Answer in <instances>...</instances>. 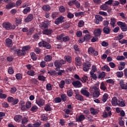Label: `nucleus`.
I'll return each mask as SVG.
<instances>
[{
    "mask_svg": "<svg viewBox=\"0 0 127 127\" xmlns=\"http://www.w3.org/2000/svg\"><path fill=\"white\" fill-rule=\"evenodd\" d=\"M14 6H15V3L12 2L6 5L5 8L6 9H10L12 7H14Z\"/></svg>",
    "mask_w": 127,
    "mask_h": 127,
    "instance_id": "obj_23",
    "label": "nucleus"
},
{
    "mask_svg": "<svg viewBox=\"0 0 127 127\" xmlns=\"http://www.w3.org/2000/svg\"><path fill=\"white\" fill-rule=\"evenodd\" d=\"M64 60L68 62V63H71L72 62V57L70 56H65L64 57Z\"/></svg>",
    "mask_w": 127,
    "mask_h": 127,
    "instance_id": "obj_30",
    "label": "nucleus"
},
{
    "mask_svg": "<svg viewBox=\"0 0 127 127\" xmlns=\"http://www.w3.org/2000/svg\"><path fill=\"white\" fill-rule=\"evenodd\" d=\"M93 96L94 98H98L100 96V92L98 91H94L93 93Z\"/></svg>",
    "mask_w": 127,
    "mask_h": 127,
    "instance_id": "obj_48",
    "label": "nucleus"
},
{
    "mask_svg": "<svg viewBox=\"0 0 127 127\" xmlns=\"http://www.w3.org/2000/svg\"><path fill=\"white\" fill-rule=\"evenodd\" d=\"M33 19V14H29L27 17L25 19V22H29Z\"/></svg>",
    "mask_w": 127,
    "mask_h": 127,
    "instance_id": "obj_16",
    "label": "nucleus"
},
{
    "mask_svg": "<svg viewBox=\"0 0 127 127\" xmlns=\"http://www.w3.org/2000/svg\"><path fill=\"white\" fill-rule=\"evenodd\" d=\"M108 98H109V95L107 93H105L102 97V102L106 103L107 100H108Z\"/></svg>",
    "mask_w": 127,
    "mask_h": 127,
    "instance_id": "obj_32",
    "label": "nucleus"
},
{
    "mask_svg": "<svg viewBox=\"0 0 127 127\" xmlns=\"http://www.w3.org/2000/svg\"><path fill=\"white\" fill-rule=\"evenodd\" d=\"M117 24L120 26V28L123 32H125L127 31V25L125 22L122 21H118L117 23Z\"/></svg>",
    "mask_w": 127,
    "mask_h": 127,
    "instance_id": "obj_3",
    "label": "nucleus"
},
{
    "mask_svg": "<svg viewBox=\"0 0 127 127\" xmlns=\"http://www.w3.org/2000/svg\"><path fill=\"white\" fill-rule=\"evenodd\" d=\"M90 74L91 78H92L94 80H96V79H97V75L95 74V72H90Z\"/></svg>",
    "mask_w": 127,
    "mask_h": 127,
    "instance_id": "obj_56",
    "label": "nucleus"
},
{
    "mask_svg": "<svg viewBox=\"0 0 127 127\" xmlns=\"http://www.w3.org/2000/svg\"><path fill=\"white\" fill-rule=\"evenodd\" d=\"M88 53L90 55H93V56H98L99 55V52L96 51L93 47H90L88 48Z\"/></svg>",
    "mask_w": 127,
    "mask_h": 127,
    "instance_id": "obj_2",
    "label": "nucleus"
},
{
    "mask_svg": "<svg viewBox=\"0 0 127 127\" xmlns=\"http://www.w3.org/2000/svg\"><path fill=\"white\" fill-rule=\"evenodd\" d=\"M15 77L16 79H17V80H19V81L22 79V75L20 73L16 74Z\"/></svg>",
    "mask_w": 127,
    "mask_h": 127,
    "instance_id": "obj_52",
    "label": "nucleus"
},
{
    "mask_svg": "<svg viewBox=\"0 0 127 127\" xmlns=\"http://www.w3.org/2000/svg\"><path fill=\"white\" fill-rule=\"evenodd\" d=\"M73 4H75V5L76 6L77 8H80V2H79L76 0H74V2L73 3Z\"/></svg>",
    "mask_w": 127,
    "mask_h": 127,
    "instance_id": "obj_61",
    "label": "nucleus"
},
{
    "mask_svg": "<svg viewBox=\"0 0 127 127\" xmlns=\"http://www.w3.org/2000/svg\"><path fill=\"white\" fill-rule=\"evenodd\" d=\"M44 59L46 62H49L52 60V56L51 55H47L45 57Z\"/></svg>",
    "mask_w": 127,
    "mask_h": 127,
    "instance_id": "obj_27",
    "label": "nucleus"
},
{
    "mask_svg": "<svg viewBox=\"0 0 127 127\" xmlns=\"http://www.w3.org/2000/svg\"><path fill=\"white\" fill-rule=\"evenodd\" d=\"M19 106L21 111H25V110H26V107L25 106V102H24V101H20L19 103Z\"/></svg>",
    "mask_w": 127,
    "mask_h": 127,
    "instance_id": "obj_11",
    "label": "nucleus"
},
{
    "mask_svg": "<svg viewBox=\"0 0 127 127\" xmlns=\"http://www.w3.org/2000/svg\"><path fill=\"white\" fill-rule=\"evenodd\" d=\"M21 121L22 124L25 125V124L28 123V118L27 117H23V118H22Z\"/></svg>",
    "mask_w": 127,
    "mask_h": 127,
    "instance_id": "obj_37",
    "label": "nucleus"
},
{
    "mask_svg": "<svg viewBox=\"0 0 127 127\" xmlns=\"http://www.w3.org/2000/svg\"><path fill=\"white\" fill-rule=\"evenodd\" d=\"M105 77H106V73H105V72L102 71V72L99 73L98 79H103V78H105Z\"/></svg>",
    "mask_w": 127,
    "mask_h": 127,
    "instance_id": "obj_36",
    "label": "nucleus"
},
{
    "mask_svg": "<svg viewBox=\"0 0 127 127\" xmlns=\"http://www.w3.org/2000/svg\"><path fill=\"white\" fill-rule=\"evenodd\" d=\"M109 5H107L106 3L100 6V8L102 10H108V9H109Z\"/></svg>",
    "mask_w": 127,
    "mask_h": 127,
    "instance_id": "obj_25",
    "label": "nucleus"
},
{
    "mask_svg": "<svg viewBox=\"0 0 127 127\" xmlns=\"http://www.w3.org/2000/svg\"><path fill=\"white\" fill-rule=\"evenodd\" d=\"M41 120L44 122H46L48 120V117L47 116H45V115H43L41 116Z\"/></svg>",
    "mask_w": 127,
    "mask_h": 127,
    "instance_id": "obj_58",
    "label": "nucleus"
},
{
    "mask_svg": "<svg viewBox=\"0 0 127 127\" xmlns=\"http://www.w3.org/2000/svg\"><path fill=\"white\" fill-rule=\"evenodd\" d=\"M53 32V30H52V29L47 28L43 30L42 33L45 35H50V34H52Z\"/></svg>",
    "mask_w": 127,
    "mask_h": 127,
    "instance_id": "obj_10",
    "label": "nucleus"
},
{
    "mask_svg": "<svg viewBox=\"0 0 127 127\" xmlns=\"http://www.w3.org/2000/svg\"><path fill=\"white\" fill-rule=\"evenodd\" d=\"M34 32V29L33 28H30L28 30L27 32L26 33L27 35H32Z\"/></svg>",
    "mask_w": 127,
    "mask_h": 127,
    "instance_id": "obj_31",
    "label": "nucleus"
},
{
    "mask_svg": "<svg viewBox=\"0 0 127 127\" xmlns=\"http://www.w3.org/2000/svg\"><path fill=\"white\" fill-rule=\"evenodd\" d=\"M90 112L92 115H97L98 114V111H97L96 110L94 109V108H90Z\"/></svg>",
    "mask_w": 127,
    "mask_h": 127,
    "instance_id": "obj_46",
    "label": "nucleus"
},
{
    "mask_svg": "<svg viewBox=\"0 0 127 127\" xmlns=\"http://www.w3.org/2000/svg\"><path fill=\"white\" fill-rule=\"evenodd\" d=\"M67 94L68 97H72L73 96V90L71 89L67 90Z\"/></svg>",
    "mask_w": 127,
    "mask_h": 127,
    "instance_id": "obj_59",
    "label": "nucleus"
},
{
    "mask_svg": "<svg viewBox=\"0 0 127 127\" xmlns=\"http://www.w3.org/2000/svg\"><path fill=\"white\" fill-rule=\"evenodd\" d=\"M37 110H38V107L35 105L33 106L30 109V111L34 113L37 112Z\"/></svg>",
    "mask_w": 127,
    "mask_h": 127,
    "instance_id": "obj_39",
    "label": "nucleus"
},
{
    "mask_svg": "<svg viewBox=\"0 0 127 127\" xmlns=\"http://www.w3.org/2000/svg\"><path fill=\"white\" fill-rule=\"evenodd\" d=\"M64 86H65V81L62 80L59 84V87L61 89H63Z\"/></svg>",
    "mask_w": 127,
    "mask_h": 127,
    "instance_id": "obj_54",
    "label": "nucleus"
},
{
    "mask_svg": "<svg viewBox=\"0 0 127 127\" xmlns=\"http://www.w3.org/2000/svg\"><path fill=\"white\" fill-rule=\"evenodd\" d=\"M42 8L43 10H45V11H49V10L51 9V7H50V6H49V5H44L42 7Z\"/></svg>",
    "mask_w": 127,
    "mask_h": 127,
    "instance_id": "obj_33",
    "label": "nucleus"
},
{
    "mask_svg": "<svg viewBox=\"0 0 127 127\" xmlns=\"http://www.w3.org/2000/svg\"><path fill=\"white\" fill-rule=\"evenodd\" d=\"M116 75L118 78H122L124 76V72H123V71H117Z\"/></svg>",
    "mask_w": 127,
    "mask_h": 127,
    "instance_id": "obj_45",
    "label": "nucleus"
},
{
    "mask_svg": "<svg viewBox=\"0 0 127 127\" xmlns=\"http://www.w3.org/2000/svg\"><path fill=\"white\" fill-rule=\"evenodd\" d=\"M119 85L123 90H127V84L125 83L124 79H121L119 81Z\"/></svg>",
    "mask_w": 127,
    "mask_h": 127,
    "instance_id": "obj_9",
    "label": "nucleus"
},
{
    "mask_svg": "<svg viewBox=\"0 0 127 127\" xmlns=\"http://www.w3.org/2000/svg\"><path fill=\"white\" fill-rule=\"evenodd\" d=\"M27 75L29 76H35V72L33 70L30 69L27 72Z\"/></svg>",
    "mask_w": 127,
    "mask_h": 127,
    "instance_id": "obj_34",
    "label": "nucleus"
},
{
    "mask_svg": "<svg viewBox=\"0 0 127 127\" xmlns=\"http://www.w3.org/2000/svg\"><path fill=\"white\" fill-rule=\"evenodd\" d=\"M88 88L87 87H83L80 90V93L83 96H85L87 98H89L90 96V92L88 91Z\"/></svg>",
    "mask_w": 127,
    "mask_h": 127,
    "instance_id": "obj_5",
    "label": "nucleus"
},
{
    "mask_svg": "<svg viewBox=\"0 0 127 127\" xmlns=\"http://www.w3.org/2000/svg\"><path fill=\"white\" fill-rule=\"evenodd\" d=\"M30 10H31L30 7H27L26 8L24 9V10H23V13H24V14H27V13L30 12Z\"/></svg>",
    "mask_w": 127,
    "mask_h": 127,
    "instance_id": "obj_38",
    "label": "nucleus"
},
{
    "mask_svg": "<svg viewBox=\"0 0 127 127\" xmlns=\"http://www.w3.org/2000/svg\"><path fill=\"white\" fill-rule=\"evenodd\" d=\"M72 85L75 88H82V87H83V85L82 84V83H81V82L78 80L73 81L72 83Z\"/></svg>",
    "mask_w": 127,
    "mask_h": 127,
    "instance_id": "obj_8",
    "label": "nucleus"
},
{
    "mask_svg": "<svg viewBox=\"0 0 127 127\" xmlns=\"http://www.w3.org/2000/svg\"><path fill=\"white\" fill-rule=\"evenodd\" d=\"M103 32L105 34H110L111 33V28L109 27H105L103 28Z\"/></svg>",
    "mask_w": 127,
    "mask_h": 127,
    "instance_id": "obj_22",
    "label": "nucleus"
},
{
    "mask_svg": "<svg viewBox=\"0 0 127 127\" xmlns=\"http://www.w3.org/2000/svg\"><path fill=\"white\" fill-rule=\"evenodd\" d=\"M83 70L85 72L89 71L90 69V67H91V63L87 62L86 63H84L82 64Z\"/></svg>",
    "mask_w": 127,
    "mask_h": 127,
    "instance_id": "obj_6",
    "label": "nucleus"
},
{
    "mask_svg": "<svg viewBox=\"0 0 127 127\" xmlns=\"http://www.w3.org/2000/svg\"><path fill=\"white\" fill-rule=\"evenodd\" d=\"M119 43H120L121 44H126V45H127V40L123 39L121 40H119Z\"/></svg>",
    "mask_w": 127,
    "mask_h": 127,
    "instance_id": "obj_63",
    "label": "nucleus"
},
{
    "mask_svg": "<svg viewBox=\"0 0 127 127\" xmlns=\"http://www.w3.org/2000/svg\"><path fill=\"white\" fill-rule=\"evenodd\" d=\"M14 120L15 122H17V123H19V122H21V120H22V116L16 115L14 117Z\"/></svg>",
    "mask_w": 127,
    "mask_h": 127,
    "instance_id": "obj_21",
    "label": "nucleus"
},
{
    "mask_svg": "<svg viewBox=\"0 0 127 127\" xmlns=\"http://www.w3.org/2000/svg\"><path fill=\"white\" fill-rule=\"evenodd\" d=\"M31 58L33 60V61H36V59H37V58L36 57V55H35V53H31Z\"/></svg>",
    "mask_w": 127,
    "mask_h": 127,
    "instance_id": "obj_53",
    "label": "nucleus"
},
{
    "mask_svg": "<svg viewBox=\"0 0 127 127\" xmlns=\"http://www.w3.org/2000/svg\"><path fill=\"white\" fill-rule=\"evenodd\" d=\"M8 72L10 75H11L14 72V71H13V69H12V66H10L9 67L8 70Z\"/></svg>",
    "mask_w": 127,
    "mask_h": 127,
    "instance_id": "obj_64",
    "label": "nucleus"
},
{
    "mask_svg": "<svg viewBox=\"0 0 127 127\" xmlns=\"http://www.w3.org/2000/svg\"><path fill=\"white\" fill-rule=\"evenodd\" d=\"M17 54L18 56H22V55H25L26 53L22 49V50H19L18 51H17Z\"/></svg>",
    "mask_w": 127,
    "mask_h": 127,
    "instance_id": "obj_26",
    "label": "nucleus"
},
{
    "mask_svg": "<svg viewBox=\"0 0 127 127\" xmlns=\"http://www.w3.org/2000/svg\"><path fill=\"white\" fill-rule=\"evenodd\" d=\"M100 89L103 91H106V90H107V86L104 82H102L100 83Z\"/></svg>",
    "mask_w": 127,
    "mask_h": 127,
    "instance_id": "obj_28",
    "label": "nucleus"
},
{
    "mask_svg": "<svg viewBox=\"0 0 127 127\" xmlns=\"http://www.w3.org/2000/svg\"><path fill=\"white\" fill-rule=\"evenodd\" d=\"M39 46L40 47H45L47 49H51V45L49 43L45 42V41H42L39 43Z\"/></svg>",
    "mask_w": 127,
    "mask_h": 127,
    "instance_id": "obj_4",
    "label": "nucleus"
},
{
    "mask_svg": "<svg viewBox=\"0 0 127 127\" xmlns=\"http://www.w3.org/2000/svg\"><path fill=\"white\" fill-rule=\"evenodd\" d=\"M41 28L42 29H46V28H48V23H47V22L45 21L41 23Z\"/></svg>",
    "mask_w": 127,
    "mask_h": 127,
    "instance_id": "obj_24",
    "label": "nucleus"
},
{
    "mask_svg": "<svg viewBox=\"0 0 127 127\" xmlns=\"http://www.w3.org/2000/svg\"><path fill=\"white\" fill-rule=\"evenodd\" d=\"M118 101L119 100H118V99L117 98V97H114L112 98L111 100V104L112 105L114 106H117Z\"/></svg>",
    "mask_w": 127,
    "mask_h": 127,
    "instance_id": "obj_20",
    "label": "nucleus"
},
{
    "mask_svg": "<svg viewBox=\"0 0 127 127\" xmlns=\"http://www.w3.org/2000/svg\"><path fill=\"white\" fill-rule=\"evenodd\" d=\"M95 17L97 20L99 21H103V17L101 16H100L99 15H96Z\"/></svg>",
    "mask_w": 127,
    "mask_h": 127,
    "instance_id": "obj_57",
    "label": "nucleus"
},
{
    "mask_svg": "<svg viewBox=\"0 0 127 127\" xmlns=\"http://www.w3.org/2000/svg\"><path fill=\"white\" fill-rule=\"evenodd\" d=\"M75 64L77 66H81L82 64V62H81V58L80 57H77L75 59Z\"/></svg>",
    "mask_w": 127,
    "mask_h": 127,
    "instance_id": "obj_18",
    "label": "nucleus"
},
{
    "mask_svg": "<svg viewBox=\"0 0 127 127\" xmlns=\"http://www.w3.org/2000/svg\"><path fill=\"white\" fill-rule=\"evenodd\" d=\"M85 24V22L83 20H80L78 23V27H83Z\"/></svg>",
    "mask_w": 127,
    "mask_h": 127,
    "instance_id": "obj_50",
    "label": "nucleus"
},
{
    "mask_svg": "<svg viewBox=\"0 0 127 127\" xmlns=\"http://www.w3.org/2000/svg\"><path fill=\"white\" fill-rule=\"evenodd\" d=\"M3 28H5L6 30H10V29H15V25H11V24L8 22H5L2 23Z\"/></svg>",
    "mask_w": 127,
    "mask_h": 127,
    "instance_id": "obj_1",
    "label": "nucleus"
},
{
    "mask_svg": "<svg viewBox=\"0 0 127 127\" xmlns=\"http://www.w3.org/2000/svg\"><path fill=\"white\" fill-rule=\"evenodd\" d=\"M38 79L39 81H45V79H46V77H44L43 75H39L38 76Z\"/></svg>",
    "mask_w": 127,
    "mask_h": 127,
    "instance_id": "obj_55",
    "label": "nucleus"
},
{
    "mask_svg": "<svg viewBox=\"0 0 127 127\" xmlns=\"http://www.w3.org/2000/svg\"><path fill=\"white\" fill-rule=\"evenodd\" d=\"M21 21H22V20L20 18V17L15 18V22H16V24H21Z\"/></svg>",
    "mask_w": 127,
    "mask_h": 127,
    "instance_id": "obj_51",
    "label": "nucleus"
},
{
    "mask_svg": "<svg viewBox=\"0 0 127 127\" xmlns=\"http://www.w3.org/2000/svg\"><path fill=\"white\" fill-rule=\"evenodd\" d=\"M85 119V115L83 114H81L78 117L75 118V121L76 122H78V123H80L81 122H83V121H84Z\"/></svg>",
    "mask_w": 127,
    "mask_h": 127,
    "instance_id": "obj_14",
    "label": "nucleus"
},
{
    "mask_svg": "<svg viewBox=\"0 0 127 127\" xmlns=\"http://www.w3.org/2000/svg\"><path fill=\"white\" fill-rule=\"evenodd\" d=\"M44 110L46 112H50L52 109L51 107L49 106V105H47L44 107Z\"/></svg>",
    "mask_w": 127,
    "mask_h": 127,
    "instance_id": "obj_47",
    "label": "nucleus"
},
{
    "mask_svg": "<svg viewBox=\"0 0 127 127\" xmlns=\"http://www.w3.org/2000/svg\"><path fill=\"white\" fill-rule=\"evenodd\" d=\"M116 22H117L116 18H113L111 19L110 24L111 26H113V27H114L116 25Z\"/></svg>",
    "mask_w": 127,
    "mask_h": 127,
    "instance_id": "obj_35",
    "label": "nucleus"
},
{
    "mask_svg": "<svg viewBox=\"0 0 127 127\" xmlns=\"http://www.w3.org/2000/svg\"><path fill=\"white\" fill-rule=\"evenodd\" d=\"M98 71V69L97 68V66L95 65H93L92 66L91 70L90 73H95V72H97Z\"/></svg>",
    "mask_w": 127,
    "mask_h": 127,
    "instance_id": "obj_40",
    "label": "nucleus"
},
{
    "mask_svg": "<svg viewBox=\"0 0 127 127\" xmlns=\"http://www.w3.org/2000/svg\"><path fill=\"white\" fill-rule=\"evenodd\" d=\"M102 70L103 71H106V70L107 72H110V71H111V68L110 67H109V66L106 65L102 67Z\"/></svg>",
    "mask_w": 127,
    "mask_h": 127,
    "instance_id": "obj_43",
    "label": "nucleus"
},
{
    "mask_svg": "<svg viewBox=\"0 0 127 127\" xmlns=\"http://www.w3.org/2000/svg\"><path fill=\"white\" fill-rule=\"evenodd\" d=\"M117 106L119 107H125L126 106V103H125V101L123 99H120L118 100L117 103Z\"/></svg>",
    "mask_w": 127,
    "mask_h": 127,
    "instance_id": "obj_19",
    "label": "nucleus"
},
{
    "mask_svg": "<svg viewBox=\"0 0 127 127\" xmlns=\"http://www.w3.org/2000/svg\"><path fill=\"white\" fill-rule=\"evenodd\" d=\"M26 109H30L31 108V102L28 101L26 103Z\"/></svg>",
    "mask_w": 127,
    "mask_h": 127,
    "instance_id": "obj_60",
    "label": "nucleus"
},
{
    "mask_svg": "<svg viewBox=\"0 0 127 127\" xmlns=\"http://www.w3.org/2000/svg\"><path fill=\"white\" fill-rule=\"evenodd\" d=\"M94 34L95 35V36L99 37V36L102 34V31L101 30V29H95L94 32Z\"/></svg>",
    "mask_w": 127,
    "mask_h": 127,
    "instance_id": "obj_17",
    "label": "nucleus"
},
{
    "mask_svg": "<svg viewBox=\"0 0 127 127\" xmlns=\"http://www.w3.org/2000/svg\"><path fill=\"white\" fill-rule=\"evenodd\" d=\"M54 65L57 68H61V67H62V65H61V64H60V62H59V60H56L54 62Z\"/></svg>",
    "mask_w": 127,
    "mask_h": 127,
    "instance_id": "obj_29",
    "label": "nucleus"
},
{
    "mask_svg": "<svg viewBox=\"0 0 127 127\" xmlns=\"http://www.w3.org/2000/svg\"><path fill=\"white\" fill-rule=\"evenodd\" d=\"M5 46H7V47H12V40L9 38H7L5 40Z\"/></svg>",
    "mask_w": 127,
    "mask_h": 127,
    "instance_id": "obj_12",
    "label": "nucleus"
},
{
    "mask_svg": "<svg viewBox=\"0 0 127 127\" xmlns=\"http://www.w3.org/2000/svg\"><path fill=\"white\" fill-rule=\"evenodd\" d=\"M59 10H60V12L63 13L66 11V8L63 5H61L59 7Z\"/></svg>",
    "mask_w": 127,
    "mask_h": 127,
    "instance_id": "obj_44",
    "label": "nucleus"
},
{
    "mask_svg": "<svg viewBox=\"0 0 127 127\" xmlns=\"http://www.w3.org/2000/svg\"><path fill=\"white\" fill-rule=\"evenodd\" d=\"M70 26H71V25H70V23H65L63 25V28L64 29H68V28H69Z\"/></svg>",
    "mask_w": 127,
    "mask_h": 127,
    "instance_id": "obj_49",
    "label": "nucleus"
},
{
    "mask_svg": "<svg viewBox=\"0 0 127 127\" xmlns=\"http://www.w3.org/2000/svg\"><path fill=\"white\" fill-rule=\"evenodd\" d=\"M63 41L64 42H67V41H70V37L69 36H65L63 38Z\"/></svg>",
    "mask_w": 127,
    "mask_h": 127,
    "instance_id": "obj_42",
    "label": "nucleus"
},
{
    "mask_svg": "<svg viewBox=\"0 0 127 127\" xmlns=\"http://www.w3.org/2000/svg\"><path fill=\"white\" fill-rule=\"evenodd\" d=\"M61 98L63 102H66L67 101V96L65 94H62L61 95Z\"/></svg>",
    "mask_w": 127,
    "mask_h": 127,
    "instance_id": "obj_41",
    "label": "nucleus"
},
{
    "mask_svg": "<svg viewBox=\"0 0 127 127\" xmlns=\"http://www.w3.org/2000/svg\"><path fill=\"white\" fill-rule=\"evenodd\" d=\"M64 36H65V34H61L60 35L57 36V39L58 40H61V39H63Z\"/></svg>",
    "mask_w": 127,
    "mask_h": 127,
    "instance_id": "obj_62",
    "label": "nucleus"
},
{
    "mask_svg": "<svg viewBox=\"0 0 127 127\" xmlns=\"http://www.w3.org/2000/svg\"><path fill=\"white\" fill-rule=\"evenodd\" d=\"M36 104L38 106H44L45 101L42 99L38 98L36 100Z\"/></svg>",
    "mask_w": 127,
    "mask_h": 127,
    "instance_id": "obj_13",
    "label": "nucleus"
},
{
    "mask_svg": "<svg viewBox=\"0 0 127 127\" xmlns=\"http://www.w3.org/2000/svg\"><path fill=\"white\" fill-rule=\"evenodd\" d=\"M63 22H64V16H60L55 21V24L58 25V24H60V23H63Z\"/></svg>",
    "mask_w": 127,
    "mask_h": 127,
    "instance_id": "obj_7",
    "label": "nucleus"
},
{
    "mask_svg": "<svg viewBox=\"0 0 127 127\" xmlns=\"http://www.w3.org/2000/svg\"><path fill=\"white\" fill-rule=\"evenodd\" d=\"M75 99L77 100V101H80L81 102L84 101V97L82 96L81 94H79V93L76 92L75 93Z\"/></svg>",
    "mask_w": 127,
    "mask_h": 127,
    "instance_id": "obj_15",
    "label": "nucleus"
}]
</instances>
